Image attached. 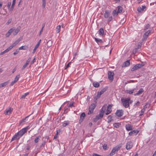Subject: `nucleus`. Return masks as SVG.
<instances>
[{
  "label": "nucleus",
  "mask_w": 156,
  "mask_h": 156,
  "mask_svg": "<svg viewBox=\"0 0 156 156\" xmlns=\"http://www.w3.org/2000/svg\"><path fill=\"white\" fill-rule=\"evenodd\" d=\"M29 126L23 128L18 133H16L12 138L11 142L13 140H19L23 134L27 132Z\"/></svg>",
  "instance_id": "f257e3e1"
},
{
  "label": "nucleus",
  "mask_w": 156,
  "mask_h": 156,
  "mask_svg": "<svg viewBox=\"0 0 156 156\" xmlns=\"http://www.w3.org/2000/svg\"><path fill=\"white\" fill-rule=\"evenodd\" d=\"M133 145V143L131 141H129L126 144V148L127 150H129L132 147Z\"/></svg>",
  "instance_id": "9d476101"
},
{
  "label": "nucleus",
  "mask_w": 156,
  "mask_h": 156,
  "mask_svg": "<svg viewBox=\"0 0 156 156\" xmlns=\"http://www.w3.org/2000/svg\"><path fill=\"white\" fill-rule=\"evenodd\" d=\"M9 81H8L3 83H2L0 84V88H2L6 86L8 83Z\"/></svg>",
  "instance_id": "aec40b11"
},
{
  "label": "nucleus",
  "mask_w": 156,
  "mask_h": 156,
  "mask_svg": "<svg viewBox=\"0 0 156 156\" xmlns=\"http://www.w3.org/2000/svg\"><path fill=\"white\" fill-rule=\"evenodd\" d=\"M97 106L96 102L95 101V103H93L91 104L89 108V111L88 112V114L90 115L92 114L94 111V110L95 108Z\"/></svg>",
  "instance_id": "20e7f679"
},
{
  "label": "nucleus",
  "mask_w": 156,
  "mask_h": 156,
  "mask_svg": "<svg viewBox=\"0 0 156 156\" xmlns=\"http://www.w3.org/2000/svg\"><path fill=\"white\" fill-rule=\"evenodd\" d=\"M138 132L139 131H138L134 130L129 132V135L130 136H131L133 134L136 135L138 133Z\"/></svg>",
  "instance_id": "6ab92c4d"
},
{
  "label": "nucleus",
  "mask_w": 156,
  "mask_h": 156,
  "mask_svg": "<svg viewBox=\"0 0 156 156\" xmlns=\"http://www.w3.org/2000/svg\"><path fill=\"white\" fill-rule=\"evenodd\" d=\"M16 82L14 80L12 82L11 84L10 85V86H12Z\"/></svg>",
  "instance_id": "052dcab7"
},
{
  "label": "nucleus",
  "mask_w": 156,
  "mask_h": 156,
  "mask_svg": "<svg viewBox=\"0 0 156 156\" xmlns=\"http://www.w3.org/2000/svg\"><path fill=\"white\" fill-rule=\"evenodd\" d=\"M13 109L9 108V109H6L4 112V114L5 115H9L12 112Z\"/></svg>",
  "instance_id": "6e6552de"
},
{
  "label": "nucleus",
  "mask_w": 156,
  "mask_h": 156,
  "mask_svg": "<svg viewBox=\"0 0 156 156\" xmlns=\"http://www.w3.org/2000/svg\"><path fill=\"white\" fill-rule=\"evenodd\" d=\"M58 132L57 131L56 134H55V136H54V139H56L58 137Z\"/></svg>",
  "instance_id": "680f3d73"
},
{
  "label": "nucleus",
  "mask_w": 156,
  "mask_h": 156,
  "mask_svg": "<svg viewBox=\"0 0 156 156\" xmlns=\"http://www.w3.org/2000/svg\"><path fill=\"white\" fill-rule=\"evenodd\" d=\"M123 111L122 110H117L115 114L118 116L121 117L123 115Z\"/></svg>",
  "instance_id": "1a4fd4ad"
},
{
  "label": "nucleus",
  "mask_w": 156,
  "mask_h": 156,
  "mask_svg": "<svg viewBox=\"0 0 156 156\" xmlns=\"http://www.w3.org/2000/svg\"><path fill=\"white\" fill-rule=\"evenodd\" d=\"M33 114V113H32L31 114L29 115L26 116L25 118L23 119L21 121H20V124H21L23 123V122H25V120L27 118H28L31 115Z\"/></svg>",
  "instance_id": "bb28decb"
},
{
  "label": "nucleus",
  "mask_w": 156,
  "mask_h": 156,
  "mask_svg": "<svg viewBox=\"0 0 156 156\" xmlns=\"http://www.w3.org/2000/svg\"><path fill=\"white\" fill-rule=\"evenodd\" d=\"M20 41L19 40H17L16 41L12 44V45L10 46L11 48H12L14 46H15L18 43L20 42Z\"/></svg>",
  "instance_id": "393cba45"
},
{
  "label": "nucleus",
  "mask_w": 156,
  "mask_h": 156,
  "mask_svg": "<svg viewBox=\"0 0 156 156\" xmlns=\"http://www.w3.org/2000/svg\"><path fill=\"white\" fill-rule=\"evenodd\" d=\"M12 48H11V47L10 46V47H9L8 48H7V49H6L5 50V51H5V53H6L8 52Z\"/></svg>",
  "instance_id": "c03bdc74"
},
{
  "label": "nucleus",
  "mask_w": 156,
  "mask_h": 156,
  "mask_svg": "<svg viewBox=\"0 0 156 156\" xmlns=\"http://www.w3.org/2000/svg\"><path fill=\"white\" fill-rule=\"evenodd\" d=\"M121 101L123 105L125 108H127L129 106V102L130 101V98H122Z\"/></svg>",
  "instance_id": "f03ea898"
},
{
  "label": "nucleus",
  "mask_w": 156,
  "mask_h": 156,
  "mask_svg": "<svg viewBox=\"0 0 156 156\" xmlns=\"http://www.w3.org/2000/svg\"><path fill=\"white\" fill-rule=\"evenodd\" d=\"M151 32V30H149L147 31H146L144 34V35L146 36H147V37H148L149 34Z\"/></svg>",
  "instance_id": "e433bc0d"
},
{
  "label": "nucleus",
  "mask_w": 156,
  "mask_h": 156,
  "mask_svg": "<svg viewBox=\"0 0 156 156\" xmlns=\"http://www.w3.org/2000/svg\"><path fill=\"white\" fill-rule=\"evenodd\" d=\"M68 107H70V108H72L73 107H74L73 103H71L69 105L68 104Z\"/></svg>",
  "instance_id": "864d4df0"
},
{
  "label": "nucleus",
  "mask_w": 156,
  "mask_h": 156,
  "mask_svg": "<svg viewBox=\"0 0 156 156\" xmlns=\"http://www.w3.org/2000/svg\"><path fill=\"white\" fill-rule=\"evenodd\" d=\"M69 107H65V108H64V112H66V113H67V112H68V111H69Z\"/></svg>",
  "instance_id": "49530a36"
},
{
  "label": "nucleus",
  "mask_w": 156,
  "mask_h": 156,
  "mask_svg": "<svg viewBox=\"0 0 156 156\" xmlns=\"http://www.w3.org/2000/svg\"><path fill=\"white\" fill-rule=\"evenodd\" d=\"M31 58H29L27 60V61L26 63H27L28 64H29V62H30L31 60Z\"/></svg>",
  "instance_id": "13d9d810"
},
{
  "label": "nucleus",
  "mask_w": 156,
  "mask_h": 156,
  "mask_svg": "<svg viewBox=\"0 0 156 156\" xmlns=\"http://www.w3.org/2000/svg\"><path fill=\"white\" fill-rule=\"evenodd\" d=\"M114 75V73L113 72L111 71H108V79L112 81L113 80V76Z\"/></svg>",
  "instance_id": "0eeeda50"
},
{
  "label": "nucleus",
  "mask_w": 156,
  "mask_h": 156,
  "mask_svg": "<svg viewBox=\"0 0 156 156\" xmlns=\"http://www.w3.org/2000/svg\"><path fill=\"white\" fill-rule=\"evenodd\" d=\"M16 0H13L12 4L11 7L10 8V11H12L14 8V6L16 3Z\"/></svg>",
  "instance_id": "4be33fe9"
},
{
  "label": "nucleus",
  "mask_w": 156,
  "mask_h": 156,
  "mask_svg": "<svg viewBox=\"0 0 156 156\" xmlns=\"http://www.w3.org/2000/svg\"><path fill=\"white\" fill-rule=\"evenodd\" d=\"M21 29V27L20 26H19L16 30H15L13 31V35H16L17 34V33L19 32Z\"/></svg>",
  "instance_id": "2eb2a0df"
},
{
  "label": "nucleus",
  "mask_w": 156,
  "mask_h": 156,
  "mask_svg": "<svg viewBox=\"0 0 156 156\" xmlns=\"http://www.w3.org/2000/svg\"><path fill=\"white\" fill-rule=\"evenodd\" d=\"M107 89L108 87H106L104 88H103L100 91L98 92L97 96V98H100L101 97V95L105 92Z\"/></svg>",
  "instance_id": "39448f33"
},
{
  "label": "nucleus",
  "mask_w": 156,
  "mask_h": 156,
  "mask_svg": "<svg viewBox=\"0 0 156 156\" xmlns=\"http://www.w3.org/2000/svg\"><path fill=\"white\" fill-rule=\"evenodd\" d=\"M71 63V62H69V63L67 64V65H66V67L65 68V69H67V68H68L69 66V64H70Z\"/></svg>",
  "instance_id": "0e129e2a"
},
{
  "label": "nucleus",
  "mask_w": 156,
  "mask_h": 156,
  "mask_svg": "<svg viewBox=\"0 0 156 156\" xmlns=\"http://www.w3.org/2000/svg\"><path fill=\"white\" fill-rule=\"evenodd\" d=\"M105 108L106 107L105 106H103L100 110L99 114L100 115H103H103L105 113Z\"/></svg>",
  "instance_id": "4468645a"
},
{
  "label": "nucleus",
  "mask_w": 156,
  "mask_h": 156,
  "mask_svg": "<svg viewBox=\"0 0 156 156\" xmlns=\"http://www.w3.org/2000/svg\"><path fill=\"white\" fill-rule=\"evenodd\" d=\"M118 13L117 11L116 10H114L112 12V14L113 16L117 15Z\"/></svg>",
  "instance_id": "09e8293b"
},
{
  "label": "nucleus",
  "mask_w": 156,
  "mask_h": 156,
  "mask_svg": "<svg viewBox=\"0 0 156 156\" xmlns=\"http://www.w3.org/2000/svg\"><path fill=\"white\" fill-rule=\"evenodd\" d=\"M41 40H40L38 41L37 43V44L36 45V46H35V47H36V48H37L38 47L39 45L41 43Z\"/></svg>",
  "instance_id": "de8ad7c7"
},
{
  "label": "nucleus",
  "mask_w": 156,
  "mask_h": 156,
  "mask_svg": "<svg viewBox=\"0 0 156 156\" xmlns=\"http://www.w3.org/2000/svg\"><path fill=\"white\" fill-rule=\"evenodd\" d=\"M95 40L98 43L99 42H102V41L101 39H98L96 37H95Z\"/></svg>",
  "instance_id": "58836bf2"
},
{
  "label": "nucleus",
  "mask_w": 156,
  "mask_h": 156,
  "mask_svg": "<svg viewBox=\"0 0 156 156\" xmlns=\"http://www.w3.org/2000/svg\"><path fill=\"white\" fill-rule=\"evenodd\" d=\"M12 48H11V47L10 46V47H9L8 48H7V49H6L5 50V51H5V53H6L8 52Z\"/></svg>",
  "instance_id": "a18cd8bd"
},
{
  "label": "nucleus",
  "mask_w": 156,
  "mask_h": 156,
  "mask_svg": "<svg viewBox=\"0 0 156 156\" xmlns=\"http://www.w3.org/2000/svg\"><path fill=\"white\" fill-rule=\"evenodd\" d=\"M143 65L142 64H136L131 69V70L132 71H133L136 70L139 68H140L143 66Z\"/></svg>",
  "instance_id": "423d86ee"
},
{
  "label": "nucleus",
  "mask_w": 156,
  "mask_h": 156,
  "mask_svg": "<svg viewBox=\"0 0 156 156\" xmlns=\"http://www.w3.org/2000/svg\"><path fill=\"white\" fill-rule=\"evenodd\" d=\"M150 25L149 24H147L146 26L145 27V28H144V30H147V29H148V28H149V27H150Z\"/></svg>",
  "instance_id": "603ef678"
},
{
  "label": "nucleus",
  "mask_w": 156,
  "mask_h": 156,
  "mask_svg": "<svg viewBox=\"0 0 156 156\" xmlns=\"http://www.w3.org/2000/svg\"><path fill=\"white\" fill-rule=\"evenodd\" d=\"M118 11L117 12L119 13L121 12L122 10V8L121 6H118L117 7Z\"/></svg>",
  "instance_id": "c756f323"
},
{
  "label": "nucleus",
  "mask_w": 156,
  "mask_h": 156,
  "mask_svg": "<svg viewBox=\"0 0 156 156\" xmlns=\"http://www.w3.org/2000/svg\"><path fill=\"white\" fill-rule=\"evenodd\" d=\"M120 125L121 124L119 123H115L113 125L116 128H119Z\"/></svg>",
  "instance_id": "72a5a7b5"
},
{
  "label": "nucleus",
  "mask_w": 156,
  "mask_h": 156,
  "mask_svg": "<svg viewBox=\"0 0 156 156\" xmlns=\"http://www.w3.org/2000/svg\"><path fill=\"white\" fill-rule=\"evenodd\" d=\"M103 117V115L99 114L96 116L95 118L93 119V121L95 122H97L99 119H101Z\"/></svg>",
  "instance_id": "ddd939ff"
},
{
  "label": "nucleus",
  "mask_w": 156,
  "mask_h": 156,
  "mask_svg": "<svg viewBox=\"0 0 156 156\" xmlns=\"http://www.w3.org/2000/svg\"><path fill=\"white\" fill-rule=\"evenodd\" d=\"M108 123H110L112 120V117L111 115H109L108 117Z\"/></svg>",
  "instance_id": "cd10ccee"
},
{
  "label": "nucleus",
  "mask_w": 156,
  "mask_h": 156,
  "mask_svg": "<svg viewBox=\"0 0 156 156\" xmlns=\"http://www.w3.org/2000/svg\"><path fill=\"white\" fill-rule=\"evenodd\" d=\"M112 106L111 105H109L107 107V109L106 112H105V115H107L110 114L112 112L111 108Z\"/></svg>",
  "instance_id": "f8f14e48"
},
{
  "label": "nucleus",
  "mask_w": 156,
  "mask_h": 156,
  "mask_svg": "<svg viewBox=\"0 0 156 156\" xmlns=\"http://www.w3.org/2000/svg\"><path fill=\"white\" fill-rule=\"evenodd\" d=\"M11 22V20H8V22L6 23V24L7 25H9V23H10Z\"/></svg>",
  "instance_id": "69168bd1"
},
{
  "label": "nucleus",
  "mask_w": 156,
  "mask_h": 156,
  "mask_svg": "<svg viewBox=\"0 0 156 156\" xmlns=\"http://www.w3.org/2000/svg\"><path fill=\"white\" fill-rule=\"evenodd\" d=\"M28 48V47L27 46H22L20 47L19 48V50H26Z\"/></svg>",
  "instance_id": "c85d7f7f"
},
{
  "label": "nucleus",
  "mask_w": 156,
  "mask_h": 156,
  "mask_svg": "<svg viewBox=\"0 0 156 156\" xmlns=\"http://www.w3.org/2000/svg\"><path fill=\"white\" fill-rule=\"evenodd\" d=\"M85 116V113H84V112L82 113L80 115V119L79 121V122L80 124H81V123L84 120Z\"/></svg>",
  "instance_id": "9b49d317"
},
{
  "label": "nucleus",
  "mask_w": 156,
  "mask_h": 156,
  "mask_svg": "<svg viewBox=\"0 0 156 156\" xmlns=\"http://www.w3.org/2000/svg\"><path fill=\"white\" fill-rule=\"evenodd\" d=\"M29 94V93L27 92L24 94L23 95L21 96V98H24L25 97Z\"/></svg>",
  "instance_id": "79ce46f5"
},
{
  "label": "nucleus",
  "mask_w": 156,
  "mask_h": 156,
  "mask_svg": "<svg viewBox=\"0 0 156 156\" xmlns=\"http://www.w3.org/2000/svg\"><path fill=\"white\" fill-rule=\"evenodd\" d=\"M103 148L104 149L106 150L107 148V146L106 144H104L103 146Z\"/></svg>",
  "instance_id": "3c124183"
},
{
  "label": "nucleus",
  "mask_w": 156,
  "mask_h": 156,
  "mask_svg": "<svg viewBox=\"0 0 156 156\" xmlns=\"http://www.w3.org/2000/svg\"><path fill=\"white\" fill-rule=\"evenodd\" d=\"M108 21L110 22L112 20V16H110L108 17Z\"/></svg>",
  "instance_id": "5fc2aeb1"
},
{
  "label": "nucleus",
  "mask_w": 156,
  "mask_h": 156,
  "mask_svg": "<svg viewBox=\"0 0 156 156\" xmlns=\"http://www.w3.org/2000/svg\"><path fill=\"white\" fill-rule=\"evenodd\" d=\"M144 112H145V111L144 110H143V109H142L141 111L140 114L139 115L140 116L142 115L144 113Z\"/></svg>",
  "instance_id": "4d7b16f0"
},
{
  "label": "nucleus",
  "mask_w": 156,
  "mask_h": 156,
  "mask_svg": "<svg viewBox=\"0 0 156 156\" xmlns=\"http://www.w3.org/2000/svg\"><path fill=\"white\" fill-rule=\"evenodd\" d=\"M28 65V64H27V63H26L23 66L22 69H24Z\"/></svg>",
  "instance_id": "6e6d98bb"
},
{
  "label": "nucleus",
  "mask_w": 156,
  "mask_h": 156,
  "mask_svg": "<svg viewBox=\"0 0 156 156\" xmlns=\"http://www.w3.org/2000/svg\"><path fill=\"white\" fill-rule=\"evenodd\" d=\"M126 129L127 131H129L131 130L132 129V126L130 124L126 125Z\"/></svg>",
  "instance_id": "a211bd4d"
},
{
  "label": "nucleus",
  "mask_w": 156,
  "mask_h": 156,
  "mask_svg": "<svg viewBox=\"0 0 156 156\" xmlns=\"http://www.w3.org/2000/svg\"><path fill=\"white\" fill-rule=\"evenodd\" d=\"M140 103V102L138 101L135 104V105H136L137 106H139Z\"/></svg>",
  "instance_id": "774afa93"
},
{
  "label": "nucleus",
  "mask_w": 156,
  "mask_h": 156,
  "mask_svg": "<svg viewBox=\"0 0 156 156\" xmlns=\"http://www.w3.org/2000/svg\"><path fill=\"white\" fill-rule=\"evenodd\" d=\"M142 7L139 8L137 9V11L139 12H140L141 11H143L144 9L146 8L145 6H142Z\"/></svg>",
  "instance_id": "a878e982"
},
{
  "label": "nucleus",
  "mask_w": 156,
  "mask_h": 156,
  "mask_svg": "<svg viewBox=\"0 0 156 156\" xmlns=\"http://www.w3.org/2000/svg\"><path fill=\"white\" fill-rule=\"evenodd\" d=\"M148 104L146 103L145 106L143 107V108L142 109L143 110H144L145 111V109L147 108V105Z\"/></svg>",
  "instance_id": "bf43d9fd"
},
{
  "label": "nucleus",
  "mask_w": 156,
  "mask_h": 156,
  "mask_svg": "<svg viewBox=\"0 0 156 156\" xmlns=\"http://www.w3.org/2000/svg\"><path fill=\"white\" fill-rule=\"evenodd\" d=\"M42 6L43 8L44 9L45 8L46 4V0H42Z\"/></svg>",
  "instance_id": "473e14b6"
},
{
  "label": "nucleus",
  "mask_w": 156,
  "mask_h": 156,
  "mask_svg": "<svg viewBox=\"0 0 156 156\" xmlns=\"http://www.w3.org/2000/svg\"><path fill=\"white\" fill-rule=\"evenodd\" d=\"M148 37H147V36H146L144 35H143V37L142 39V41H146L147 40V39Z\"/></svg>",
  "instance_id": "a19ab883"
},
{
  "label": "nucleus",
  "mask_w": 156,
  "mask_h": 156,
  "mask_svg": "<svg viewBox=\"0 0 156 156\" xmlns=\"http://www.w3.org/2000/svg\"><path fill=\"white\" fill-rule=\"evenodd\" d=\"M10 34H10L8 32H7L6 34V37H8Z\"/></svg>",
  "instance_id": "338daca9"
},
{
  "label": "nucleus",
  "mask_w": 156,
  "mask_h": 156,
  "mask_svg": "<svg viewBox=\"0 0 156 156\" xmlns=\"http://www.w3.org/2000/svg\"><path fill=\"white\" fill-rule=\"evenodd\" d=\"M19 52V51L18 50H16L15 52H14L13 53V55H16Z\"/></svg>",
  "instance_id": "e2e57ef3"
},
{
  "label": "nucleus",
  "mask_w": 156,
  "mask_h": 156,
  "mask_svg": "<svg viewBox=\"0 0 156 156\" xmlns=\"http://www.w3.org/2000/svg\"><path fill=\"white\" fill-rule=\"evenodd\" d=\"M134 89H133L132 90H127L126 92L127 93H128L130 94H132L133 93L134 91Z\"/></svg>",
  "instance_id": "f704fd0d"
},
{
  "label": "nucleus",
  "mask_w": 156,
  "mask_h": 156,
  "mask_svg": "<svg viewBox=\"0 0 156 156\" xmlns=\"http://www.w3.org/2000/svg\"><path fill=\"white\" fill-rule=\"evenodd\" d=\"M14 30L15 29L13 28H11L8 31V32L11 34L13 32Z\"/></svg>",
  "instance_id": "37998d69"
},
{
  "label": "nucleus",
  "mask_w": 156,
  "mask_h": 156,
  "mask_svg": "<svg viewBox=\"0 0 156 156\" xmlns=\"http://www.w3.org/2000/svg\"><path fill=\"white\" fill-rule=\"evenodd\" d=\"M52 44V42L51 41H49L47 43V46L48 47H50L51 46Z\"/></svg>",
  "instance_id": "c9c22d12"
},
{
  "label": "nucleus",
  "mask_w": 156,
  "mask_h": 156,
  "mask_svg": "<svg viewBox=\"0 0 156 156\" xmlns=\"http://www.w3.org/2000/svg\"><path fill=\"white\" fill-rule=\"evenodd\" d=\"M144 92V90L143 88H141L138 91V92L134 94L135 96L139 95L141 94L143 92Z\"/></svg>",
  "instance_id": "f3484780"
},
{
  "label": "nucleus",
  "mask_w": 156,
  "mask_h": 156,
  "mask_svg": "<svg viewBox=\"0 0 156 156\" xmlns=\"http://www.w3.org/2000/svg\"><path fill=\"white\" fill-rule=\"evenodd\" d=\"M61 26L60 25H58L57 27L56 32L58 33L60 32V29Z\"/></svg>",
  "instance_id": "2f4dec72"
},
{
  "label": "nucleus",
  "mask_w": 156,
  "mask_h": 156,
  "mask_svg": "<svg viewBox=\"0 0 156 156\" xmlns=\"http://www.w3.org/2000/svg\"><path fill=\"white\" fill-rule=\"evenodd\" d=\"M11 5V2H9L8 3L7 7L8 9L10 11V6Z\"/></svg>",
  "instance_id": "8fccbe9b"
},
{
  "label": "nucleus",
  "mask_w": 156,
  "mask_h": 156,
  "mask_svg": "<svg viewBox=\"0 0 156 156\" xmlns=\"http://www.w3.org/2000/svg\"><path fill=\"white\" fill-rule=\"evenodd\" d=\"M69 123V121H65L63 123L62 126L63 127H66L67 125H68Z\"/></svg>",
  "instance_id": "7c9ffc66"
},
{
  "label": "nucleus",
  "mask_w": 156,
  "mask_h": 156,
  "mask_svg": "<svg viewBox=\"0 0 156 156\" xmlns=\"http://www.w3.org/2000/svg\"><path fill=\"white\" fill-rule=\"evenodd\" d=\"M130 64L129 60H127L124 63V67H126V66H129V65Z\"/></svg>",
  "instance_id": "b1692460"
},
{
  "label": "nucleus",
  "mask_w": 156,
  "mask_h": 156,
  "mask_svg": "<svg viewBox=\"0 0 156 156\" xmlns=\"http://www.w3.org/2000/svg\"><path fill=\"white\" fill-rule=\"evenodd\" d=\"M94 86L95 87H98L100 86L99 83L98 82H94L92 83Z\"/></svg>",
  "instance_id": "5701e85b"
},
{
  "label": "nucleus",
  "mask_w": 156,
  "mask_h": 156,
  "mask_svg": "<svg viewBox=\"0 0 156 156\" xmlns=\"http://www.w3.org/2000/svg\"><path fill=\"white\" fill-rule=\"evenodd\" d=\"M20 77V74L18 75L15 78L14 81L17 82Z\"/></svg>",
  "instance_id": "ea45409f"
},
{
  "label": "nucleus",
  "mask_w": 156,
  "mask_h": 156,
  "mask_svg": "<svg viewBox=\"0 0 156 156\" xmlns=\"http://www.w3.org/2000/svg\"><path fill=\"white\" fill-rule=\"evenodd\" d=\"M122 144H121L114 147L110 153V155L112 156L114 155L116 152L118 151L122 147Z\"/></svg>",
  "instance_id": "7ed1b4c3"
},
{
  "label": "nucleus",
  "mask_w": 156,
  "mask_h": 156,
  "mask_svg": "<svg viewBox=\"0 0 156 156\" xmlns=\"http://www.w3.org/2000/svg\"><path fill=\"white\" fill-rule=\"evenodd\" d=\"M104 16L105 18H108L110 16V13L108 11L106 10L105 11Z\"/></svg>",
  "instance_id": "dca6fc26"
},
{
  "label": "nucleus",
  "mask_w": 156,
  "mask_h": 156,
  "mask_svg": "<svg viewBox=\"0 0 156 156\" xmlns=\"http://www.w3.org/2000/svg\"><path fill=\"white\" fill-rule=\"evenodd\" d=\"M40 136H38L36 137V138L35 139L34 142L35 143H37L38 142L39 140H40Z\"/></svg>",
  "instance_id": "4c0bfd02"
},
{
  "label": "nucleus",
  "mask_w": 156,
  "mask_h": 156,
  "mask_svg": "<svg viewBox=\"0 0 156 156\" xmlns=\"http://www.w3.org/2000/svg\"><path fill=\"white\" fill-rule=\"evenodd\" d=\"M99 34L101 36L104 35V30L103 28H101L99 30Z\"/></svg>",
  "instance_id": "412c9836"
}]
</instances>
